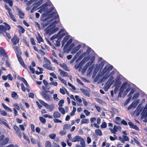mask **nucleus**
I'll list each match as a JSON object with an SVG mask.
<instances>
[{
	"label": "nucleus",
	"mask_w": 147,
	"mask_h": 147,
	"mask_svg": "<svg viewBox=\"0 0 147 147\" xmlns=\"http://www.w3.org/2000/svg\"><path fill=\"white\" fill-rule=\"evenodd\" d=\"M59 65L60 66L63 67L65 70L66 71H69V69L66 64L64 63L60 64Z\"/></svg>",
	"instance_id": "28"
},
{
	"label": "nucleus",
	"mask_w": 147,
	"mask_h": 147,
	"mask_svg": "<svg viewBox=\"0 0 147 147\" xmlns=\"http://www.w3.org/2000/svg\"><path fill=\"white\" fill-rule=\"evenodd\" d=\"M117 82L118 83H119V84L115 87L114 89V92L115 94L117 92V91L119 88L120 85L121 84L120 82L118 81V80H117L115 84H116L117 83Z\"/></svg>",
	"instance_id": "25"
},
{
	"label": "nucleus",
	"mask_w": 147,
	"mask_h": 147,
	"mask_svg": "<svg viewBox=\"0 0 147 147\" xmlns=\"http://www.w3.org/2000/svg\"><path fill=\"white\" fill-rule=\"evenodd\" d=\"M0 114L3 116H6L7 115V113L4 111H1L0 110Z\"/></svg>",
	"instance_id": "61"
},
{
	"label": "nucleus",
	"mask_w": 147,
	"mask_h": 147,
	"mask_svg": "<svg viewBox=\"0 0 147 147\" xmlns=\"http://www.w3.org/2000/svg\"><path fill=\"white\" fill-rule=\"evenodd\" d=\"M95 134L99 136H101L102 135V133L101 131V130L100 129H96L95 131Z\"/></svg>",
	"instance_id": "34"
},
{
	"label": "nucleus",
	"mask_w": 147,
	"mask_h": 147,
	"mask_svg": "<svg viewBox=\"0 0 147 147\" xmlns=\"http://www.w3.org/2000/svg\"><path fill=\"white\" fill-rule=\"evenodd\" d=\"M81 47V45H79L75 47L71 51V53H75Z\"/></svg>",
	"instance_id": "22"
},
{
	"label": "nucleus",
	"mask_w": 147,
	"mask_h": 147,
	"mask_svg": "<svg viewBox=\"0 0 147 147\" xmlns=\"http://www.w3.org/2000/svg\"><path fill=\"white\" fill-rule=\"evenodd\" d=\"M11 41L13 45H16L18 43L19 38L16 35H15L11 39Z\"/></svg>",
	"instance_id": "16"
},
{
	"label": "nucleus",
	"mask_w": 147,
	"mask_h": 147,
	"mask_svg": "<svg viewBox=\"0 0 147 147\" xmlns=\"http://www.w3.org/2000/svg\"><path fill=\"white\" fill-rule=\"evenodd\" d=\"M89 122L88 119H83L81 121V123L82 124L86 123H88Z\"/></svg>",
	"instance_id": "42"
},
{
	"label": "nucleus",
	"mask_w": 147,
	"mask_h": 147,
	"mask_svg": "<svg viewBox=\"0 0 147 147\" xmlns=\"http://www.w3.org/2000/svg\"><path fill=\"white\" fill-rule=\"evenodd\" d=\"M39 120L42 123L45 124L46 123V121L45 119L42 117H39Z\"/></svg>",
	"instance_id": "48"
},
{
	"label": "nucleus",
	"mask_w": 147,
	"mask_h": 147,
	"mask_svg": "<svg viewBox=\"0 0 147 147\" xmlns=\"http://www.w3.org/2000/svg\"><path fill=\"white\" fill-rule=\"evenodd\" d=\"M141 118L142 119H144L143 121L145 122L147 121L146 117H147V104H146L145 108L143 110L141 114Z\"/></svg>",
	"instance_id": "9"
},
{
	"label": "nucleus",
	"mask_w": 147,
	"mask_h": 147,
	"mask_svg": "<svg viewBox=\"0 0 147 147\" xmlns=\"http://www.w3.org/2000/svg\"><path fill=\"white\" fill-rule=\"evenodd\" d=\"M59 111L63 114H64L65 113V111L64 108L61 107H60L58 108Z\"/></svg>",
	"instance_id": "40"
},
{
	"label": "nucleus",
	"mask_w": 147,
	"mask_h": 147,
	"mask_svg": "<svg viewBox=\"0 0 147 147\" xmlns=\"http://www.w3.org/2000/svg\"><path fill=\"white\" fill-rule=\"evenodd\" d=\"M2 106L4 108L6 111H8L10 112H12V110L11 109L9 108L4 103H2Z\"/></svg>",
	"instance_id": "30"
},
{
	"label": "nucleus",
	"mask_w": 147,
	"mask_h": 147,
	"mask_svg": "<svg viewBox=\"0 0 147 147\" xmlns=\"http://www.w3.org/2000/svg\"><path fill=\"white\" fill-rule=\"evenodd\" d=\"M70 126L68 124H65L63 126V129L64 130H66L69 129Z\"/></svg>",
	"instance_id": "47"
},
{
	"label": "nucleus",
	"mask_w": 147,
	"mask_h": 147,
	"mask_svg": "<svg viewBox=\"0 0 147 147\" xmlns=\"http://www.w3.org/2000/svg\"><path fill=\"white\" fill-rule=\"evenodd\" d=\"M36 38L39 43L43 42L42 38L39 33H38V35L36 36Z\"/></svg>",
	"instance_id": "26"
},
{
	"label": "nucleus",
	"mask_w": 147,
	"mask_h": 147,
	"mask_svg": "<svg viewBox=\"0 0 147 147\" xmlns=\"http://www.w3.org/2000/svg\"><path fill=\"white\" fill-rule=\"evenodd\" d=\"M64 103V100L63 99L60 100L58 103V105L60 107L62 106V105Z\"/></svg>",
	"instance_id": "54"
},
{
	"label": "nucleus",
	"mask_w": 147,
	"mask_h": 147,
	"mask_svg": "<svg viewBox=\"0 0 147 147\" xmlns=\"http://www.w3.org/2000/svg\"><path fill=\"white\" fill-rule=\"evenodd\" d=\"M131 89V85L127 82H125L123 83L121 86L120 90L124 92V94L126 95L128 91Z\"/></svg>",
	"instance_id": "6"
},
{
	"label": "nucleus",
	"mask_w": 147,
	"mask_h": 147,
	"mask_svg": "<svg viewBox=\"0 0 147 147\" xmlns=\"http://www.w3.org/2000/svg\"><path fill=\"white\" fill-rule=\"evenodd\" d=\"M67 91L66 89L64 88H60V92L63 94H65V92Z\"/></svg>",
	"instance_id": "41"
},
{
	"label": "nucleus",
	"mask_w": 147,
	"mask_h": 147,
	"mask_svg": "<svg viewBox=\"0 0 147 147\" xmlns=\"http://www.w3.org/2000/svg\"><path fill=\"white\" fill-rule=\"evenodd\" d=\"M0 51L1 54L3 56L6 58H8L7 54L5 53V51L2 47H0Z\"/></svg>",
	"instance_id": "19"
},
{
	"label": "nucleus",
	"mask_w": 147,
	"mask_h": 147,
	"mask_svg": "<svg viewBox=\"0 0 147 147\" xmlns=\"http://www.w3.org/2000/svg\"><path fill=\"white\" fill-rule=\"evenodd\" d=\"M113 68L112 66H106L103 69L102 71H101L99 74V76H104L103 78L101 80L100 82H104L106 80L109 78L113 77V75L115 74L114 71H112L110 73V71Z\"/></svg>",
	"instance_id": "1"
},
{
	"label": "nucleus",
	"mask_w": 147,
	"mask_h": 147,
	"mask_svg": "<svg viewBox=\"0 0 147 147\" xmlns=\"http://www.w3.org/2000/svg\"><path fill=\"white\" fill-rule=\"evenodd\" d=\"M139 95V93H136L134 94V96L132 97L133 99H135L138 98Z\"/></svg>",
	"instance_id": "58"
},
{
	"label": "nucleus",
	"mask_w": 147,
	"mask_h": 147,
	"mask_svg": "<svg viewBox=\"0 0 147 147\" xmlns=\"http://www.w3.org/2000/svg\"><path fill=\"white\" fill-rule=\"evenodd\" d=\"M92 51H93L92 50H91V49L90 48H88V49H87V50L86 52H84V53H83L81 54V55L80 56V59H82L84 57L88 55L89 54L90 52H91V51L92 53L93 52H92Z\"/></svg>",
	"instance_id": "15"
},
{
	"label": "nucleus",
	"mask_w": 147,
	"mask_h": 147,
	"mask_svg": "<svg viewBox=\"0 0 147 147\" xmlns=\"http://www.w3.org/2000/svg\"><path fill=\"white\" fill-rule=\"evenodd\" d=\"M72 39H70L66 44L65 47L67 48L68 46L72 42Z\"/></svg>",
	"instance_id": "49"
},
{
	"label": "nucleus",
	"mask_w": 147,
	"mask_h": 147,
	"mask_svg": "<svg viewBox=\"0 0 147 147\" xmlns=\"http://www.w3.org/2000/svg\"><path fill=\"white\" fill-rule=\"evenodd\" d=\"M53 116L55 118H59L61 116V114L57 111H55L54 112Z\"/></svg>",
	"instance_id": "24"
},
{
	"label": "nucleus",
	"mask_w": 147,
	"mask_h": 147,
	"mask_svg": "<svg viewBox=\"0 0 147 147\" xmlns=\"http://www.w3.org/2000/svg\"><path fill=\"white\" fill-rule=\"evenodd\" d=\"M9 14L11 18L14 22H16V20L15 19V17L13 15L11 12H9Z\"/></svg>",
	"instance_id": "36"
},
{
	"label": "nucleus",
	"mask_w": 147,
	"mask_h": 147,
	"mask_svg": "<svg viewBox=\"0 0 147 147\" xmlns=\"http://www.w3.org/2000/svg\"><path fill=\"white\" fill-rule=\"evenodd\" d=\"M43 116L45 118H49L52 119L53 117L51 115H49L47 114H45Z\"/></svg>",
	"instance_id": "62"
},
{
	"label": "nucleus",
	"mask_w": 147,
	"mask_h": 147,
	"mask_svg": "<svg viewBox=\"0 0 147 147\" xmlns=\"http://www.w3.org/2000/svg\"><path fill=\"white\" fill-rule=\"evenodd\" d=\"M140 100L139 99H137L136 101H133L132 103V105H133L134 108H135L136 106L138 104Z\"/></svg>",
	"instance_id": "37"
},
{
	"label": "nucleus",
	"mask_w": 147,
	"mask_h": 147,
	"mask_svg": "<svg viewBox=\"0 0 147 147\" xmlns=\"http://www.w3.org/2000/svg\"><path fill=\"white\" fill-rule=\"evenodd\" d=\"M39 101L40 104H41L42 105H43V106H45V107H46L47 105L48 104L47 103H46L43 100H39Z\"/></svg>",
	"instance_id": "45"
},
{
	"label": "nucleus",
	"mask_w": 147,
	"mask_h": 147,
	"mask_svg": "<svg viewBox=\"0 0 147 147\" xmlns=\"http://www.w3.org/2000/svg\"><path fill=\"white\" fill-rule=\"evenodd\" d=\"M13 107L14 108L13 109H15L16 110H19L20 109V107L18 103H15L13 105Z\"/></svg>",
	"instance_id": "38"
},
{
	"label": "nucleus",
	"mask_w": 147,
	"mask_h": 147,
	"mask_svg": "<svg viewBox=\"0 0 147 147\" xmlns=\"http://www.w3.org/2000/svg\"><path fill=\"white\" fill-rule=\"evenodd\" d=\"M82 138L79 136H76L73 138L71 140L73 142H80L82 139Z\"/></svg>",
	"instance_id": "17"
},
{
	"label": "nucleus",
	"mask_w": 147,
	"mask_h": 147,
	"mask_svg": "<svg viewBox=\"0 0 147 147\" xmlns=\"http://www.w3.org/2000/svg\"><path fill=\"white\" fill-rule=\"evenodd\" d=\"M107 126V124L105 122H103L101 125V127L102 129L106 128Z\"/></svg>",
	"instance_id": "52"
},
{
	"label": "nucleus",
	"mask_w": 147,
	"mask_h": 147,
	"mask_svg": "<svg viewBox=\"0 0 147 147\" xmlns=\"http://www.w3.org/2000/svg\"><path fill=\"white\" fill-rule=\"evenodd\" d=\"M7 78L11 81L13 79V77L10 74H9L7 76Z\"/></svg>",
	"instance_id": "57"
},
{
	"label": "nucleus",
	"mask_w": 147,
	"mask_h": 147,
	"mask_svg": "<svg viewBox=\"0 0 147 147\" xmlns=\"http://www.w3.org/2000/svg\"><path fill=\"white\" fill-rule=\"evenodd\" d=\"M128 97V98L126 100V101H125V102L124 103V105H126L127 103H128L129 102V101L130 100V99L131 98V96H130Z\"/></svg>",
	"instance_id": "64"
},
{
	"label": "nucleus",
	"mask_w": 147,
	"mask_h": 147,
	"mask_svg": "<svg viewBox=\"0 0 147 147\" xmlns=\"http://www.w3.org/2000/svg\"><path fill=\"white\" fill-rule=\"evenodd\" d=\"M9 140V138L8 137L5 138L2 142L4 145L7 144Z\"/></svg>",
	"instance_id": "35"
},
{
	"label": "nucleus",
	"mask_w": 147,
	"mask_h": 147,
	"mask_svg": "<svg viewBox=\"0 0 147 147\" xmlns=\"http://www.w3.org/2000/svg\"><path fill=\"white\" fill-rule=\"evenodd\" d=\"M83 51L82 50H80L76 53V55L74 56L75 58H77L79 56L80 54Z\"/></svg>",
	"instance_id": "44"
},
{
	"label": "nucleus",
	"mask_w": 147,
	"mask_h": 147,
	"mask_svg": "<svg viewBox=\"0 0 147 147\" xmlns=\"http://www.w3.org/2000/svg\"><path fill=\"white\" fill-rule=\"evenodd\" d=\"M63 31V30H61L57 35H53L50 38L51 40H53L54 45L57 47H58L60 46L61 39L65 35Z\"/></svg>",
	"instance_id": "2"
},
{
	"label": "nucleus",
	"mask_w": 147,
	"mask_h": 147,
	"mask_svg": "<svg viewBox=\"0 0 147 147\" xmlns=\"http://www.w3.org/2000/svg\"><path fill=\"white\" fill-rule=\"evenodd\" d=\"M43 67L46 69L49 70H52V68L51 67L50 65L48 64H45L43 65Z\"/></svg>",
	"instance_id": "32"
},
{
	"label": "nucleus",
	"mask_w": 147,
	"mask_h": 147,
	"mask_svg": "<svg viewBox=\"0 0 147 147\" xmlns=\"http://www.w3.org/2000/svg\"><path fill=\"white\" fill-rule=\"evenodd\" d=\"M85 62V59H83V60L79 64H77L75 65L74 67L76 69H79L78 71H81V67L83 64Z\"/></svg>",
	"instance_id": "13"
},
{
	"label": "nucleus",
	"mask_w": 147,
	"mask_h": 147,
	"mask_svg": "<svg viewBox=\"0 0 147 147\" xmlns=\"http://www.w3.org/2000/svg\"><path fill=\"white\" fill-rule=\"evenodd\" d=\"M16 133L20 138L22 137V133L20 129L18 131H16Z\"/></svg>",
	"instance_id": "53"
},
{
	"label": "nucleus",
	"mask_w": 147,
	"mask_h": 147,
	"mask_svg": "<svg viewBox=\"0 0 147 147\" xmlns=\"http://www.w3.org/2000/svg\"><path fill=\"white\" fill-rule=\"evenodd\" d=\"M16 10L18 13V16L21 18H23L24 16V13L22 12L21 10L18 7H16Z\"/></svg>",
	"instance_id": "18"
},
{
	"label": "nucleus",
	"mask_w": 147,
	"mask_h": 147,
	"mask_svg": "<svg viewBox=\"0 0 147 147\" xmlns=\"http://www.w3.org/2000/svg\"><path fill=\"white\" fill-rule=\"evenodd\" d=\"M49 17L50 18L47 22H44L41 23L43 28H45L47 25L52 22L55 19L58 18L59 16L57 12H54L49 15Z\"/></svg>",
	"instance_id": "3"
},
{
	"label": "nucleus",
	"mask_w": 147,
	"mask_h": 147,
	"mask_svg": "<svg viewBox=\"0 0 147 147\" xmlns=\"http://www.w3.org/2000/svg\"><path fill=\"white\" fill-rule=\"evenodd\" d=\"M113 79V77L112 76L109 78V79L106 83L104 87V88L105 91H107L110 88L111 85L113 83L112 80Z\"/></svg>",
	"instance_id": "8"
},
{
	"label": "nucleus",
	"mask_w": 147,
	"mask_h": 147,
	"mask_svg": "<svg viewBox=\"0 0 147 147\" xmlns=\"http://www.w3.org/2000/svg\"><path fill=\"white\" fill-rule=\"evenodd\" d=\"M91 65V63L90 62H88L85 65V66L83 68V69L81 71L82 73H84L86 71L87 68L90 65Z\"/></svg>",
	"instance_id": "23"
},
{
	"label": "nucleus",
	"mask_w": 147,
	"mask_h": 147,
	"mask_svg": "<svg viewBox=\"0 0 147 147\" xmlns=\"http://www.w3.org/2000/svg\"><path fill=\"white\" fill-rule=\"evenodd\" d=\"M30 41L31 43L33 45H35L36 43L34 41V38H30Z\"/></svg>",
	"instance_id": "60"
},
{
	"label": "nucleus",
	"mask_w": 147,
	"mask_h": 147,
	"mask_svg": "<svg viewBox=\"0 0 147 147\" xmlns=\"http://www.w3.org/2000/svg\"><path fill=\"white\" fill-rule=\"evenodd\" d=\"M0 124L4 125H5L7 127L10 129L7 123L5 121H2L0 120Z\"/></svg>",
	"instance_id": "39"
},
{
	"label": "nucleus",
	"mask_w": 147,
	"mask_h": 147,
	"mask_svg": "<svg viewBox=\"0 0 147 147\" xmlns=\"http://www.w3.org/2000/svg\"><path fill=\"white\" fill-rule=\"evenodd\" d=\"M105 64V61H102L99 65V68L102 69Z\"/></svg>",
	"instance_id": "59"
},
{
	"label": "nucleus",
	"mask_w": 147,
	"mask_h": 147,
	"mask_svg": "<svg viewBox=\"0 0 147 147\" xmlns=\"http://www.w3.org/2000/svg\"><path fill=\"white\" fill-rule=\"evenodd\" d=\"M53 98L55 100L58 101L59 100V99L57 97V94H53Z\"/></svg>",
	"instance_id": "63"
},
{
	"label": "nucleus",
	"mask_w": 147,
	"mask_h": 147,
	"mask_svg": "<svg viewBox=\"0 0 147 147\" xmlns=\"http://www.w3.org/2000/svg\"><path fill=\"white\" fill-rule=\"evenodd\" d=\"M75 98L79 102H82V100L79 98L78 96L76 95L75 96Z\"/></svg>",
	"instance_id": "56"
},
{
	"label": "nucleus",
	"mask_w": 147,
	"mask_h": 147,
	"mask_svg": "<svg viewBox=\"0 0 147 147\" xmlns=\"http://www.w3.org/2000/svg\"><path fill=\"white\" fill-rule=\"evenodd\" d=\"M121 128V127L120 126H117L115 125L113 129L110 128L109 129V130L111 133L113 134H116V132L120 130Z\"/></svg>",
	"instance_id": "11"
},
{
	"label": "nucleus",
	"mask_w": 147,
	"mask_h": 147,
	"mask_svg": "<svg viewBox=\"0 0 147 147\" xmlns=\"http://www.w3.org/2000/svg\"><path fill=\"white\" fill-rule=\"evenodd\" d=\"M46 108L49 109V111H53L54 108V107L53 105H50L48 104L47 105Z\"/></svg>",
	"instance_id": "33"
},
{
	"label": "nucleus",
	"mask_w": 147,
	"mask_h": 147,
	"mask_svg": "<svg viewBox=\"0 0 147 147\" xmlns=\"http://www.w3.org/2000/svg\"><path fill=\"white\" fill-rule=\"evenodd\" d=\"M18 60L19 62H20V64H21V65L24 68H26V67L25 66V63H24L22 58H19V59H18Z\"/></svg>",
	"instance_id": "29"
},
{
	"label": "nucleus",
	"mask_w": 147,
	"mask_h": 147,
	"mask_svg": "<svg viewBox=\"0 0 147 147\" xmlns=\"http://www.w3.org/2000/svg\"><path fill=\"white\" fill-rule=\"evenodd\" d=\"M3 34L5 36H6L9 39H10L11 38L10 34L8 33H7L6 32L5 33H3Z\"/></svg>",
	"instance_id": "46"
},
{
	"label": "nucleus",
	"mask_w": 147,
	"mask_h": 147,
	"mask_svg": "<svg viewBox=\"0 0 147 147\" xmlns=\"http://www.w3.org/2000/svg\"><path fill=\"white\" fill-rule=\"evenodd\" d=\"M80 141V144L82 146V147H85L86 145L84 139L83 138H82V139Z\"/></svg>",
	"instance_id": "43"
},
{
	"label": "nucleus",
	"mask_w": 147,
	"mask_h": 147,
	"mask_svg": "<svg viewBox=\"0 0 147 147\" xmlns=\"http://www.w3.org/2000/svg\"><path fill=\"white\" fill-rule=\"evenodd\" d=\"M80 90L81 91H82L83 92L84 94L88 96H90V94L88 92V91H87L86 90L83 89V88H81Z\"/></svg>",
	"instance_id": "31"
},
{
	"label": "nucleus",
	"mask_w": 147,
	"mask_h": 147,
	"mask_svg": "<svg viewBox=\"0 0 147 147\" xmlns=\"http://www.w3.org/2000/svg\"><path fill=\"white\" fill-rule=\"evenodd\" d=\"M59 22V20H58L57 21L54 20L51 24V26L45 30L46 33L51 34L58 30V28L55 27V25L58 23Z\"/></svg>",
	"instance_id": "4"
},
{
	"label": "nucleus",
	"mask_w": 147,
	"mask_h": 147,
	"mask_svg": "<svg viewBox=\"0 0 147 147\" xmlns=\"http://www.w3.org/2000/svg\"><path fill=\"white\" fill-rule=\"evenodd\" d=\"M92 51L93 53H92V55L91 54H90L89 55V56L87 57L86 58L84 59H85V61L86 60V61H88L90 59V58L91 57L90 61H89L88 62H90L91 63V65L93 63L95 58V53L94 51Z\"/></svg>",
	"instance_id": "10"
},
{
	"label": "nucleus",
	"mask_w": 147,
	"mask_h": 147,
	"mask_svg": "<svg viewBox=\"0 0 147 147\" xmlns=\"http://www.w3.org/2000/svg\"><path fill=\"white\" fill-rule=\"evenodd\" d=\"M4 24H5V26L1 25L0 26V31H1V34H2L3 33H5L6 30H9L11 28L10 26L6 23H4Z\"/></svg>",
	"instance_id": "7"
},
{
	"label": "nucleus",
	"mask_w": 147,
	"mask_h": 147,
	"mask_svg": "<svg viewBox=\"0 0 147 147\" xmlns=\"http://www.w3.org/2000/svg\"><path fill=\"white\" fill-rule=\"evenodd\" d=\"M128 124L131 128L135 129L137 130H139L138 127L137 125H134L131 122L129 121L128 122Z\"/></svg>",
	"instance_id": "21"
},
{
	"label": "nucleus",
	"mask_w": 147,
	"mask_h": 147,
	"mask_svg": "<svg viewBox=\"0 0 147 147\" xmlns=\"http://www.w3.org/2000/svg\"><path fill=\"white\" fill-rule=\"evenodd\" d=\"M46 147H51V143L49 141H47L45 144Z\"/></svg>",
	"instance_id": "51"
},
{
	"label": "nucleus",
	"mask_w": 147,
	"mask_h": 147,
	"mask_svg": "<svg viewBox=\"0 0 147 147\" xmlns=\"http://www.w3.org/2000/svg\"><path fill=\"white\" fill-rule=\"evenodd\" d=\"M76 108L75 107H73V110L70 114V115L71 116H73L74 115L76 111Z\"/></svg>",
	"instance_id": "55"
},
{
	"label": "nucleus",
	"mask_w": 147,
	"mask_h": 147,
	"mask_svg": "<svg viewBox=\"0 0 147 147\" xmlns=\"http://www.w3.org/2000/svg\"><path fill=\"white\" fill-rule=\"evenodd\" d=\"M41 94L43 98L45 100L48 101H50L51 99V98L50 95L47 94L45 92H43L41 93Z\"/></svg>",
	"instance_id": "14"
},
{
	"label": "nucleus",
	"mask_w": 147,
	"mask_h": 147,
	"mask_svg": "<svg viewBox=\"0 0 147 147\" xmlns=\"http://www.w3.org/2000/svg\"><path fill=\"white\" fill-rule=\"evenodd\" d=\"M49 136L50 138L54 139L55 138L56 135L55 134H51Z\"/></svg>",
	"instance_id": "50"
},
{
	"label": "nucleus",
	"mask_w": 147,
	"mask_h": 147,
	"mask_svg": "<svg viewBox=\"0 0 147 147\" xmlns=\"http://www.w3.org/2000/svg\"><path fill=\"white\" fill-rule=\"evenodd\" d=\"M69 38V36H67L65 37L61 42L62 46H64L65 42L68 40Z\"/></svg>",
	"instance_id": "27"
},
{
	"label": "nucleus",
	"mask_w": 147,
	"mask_h": 147,
	"mask_svg": "<svg viewBox=\"0 0 147 147\" xmlns=\"http://www.w3.org/2000/svg\"><path fill=\"white\" fill-rule=\"evenodd\" d=\"M44 0H39L36 4H35L34 5H36L34 6L33 7L32 9L31 12V13L34 12L36 10V8L38 7L41 5L43 3V1Z\"/></svg>",
	"instance_id": "12"
},
{
	"label": "nucleus",
	"mask_w": 147,
	"mask_h": 147,
	"mask_svg": "<svg viewBox=\"0 0 147 147\" xmlns=\"http://www.w3.org/2000/svg\"><path fill=\"white\" fill-rule=\"evenodd\" d=\"M59 71V72L60 75L63 77H67L68 76V73L65 72L61 69H58Z\"/></svg>",
	"instance_id": "20"
},
{
	"label": "nucleus",
	"mask_w": 147,
	"mask_h": 147,
	"mask_svg": "<svg viewBox=\"0 0 147 147\" xmlns=\"http://www.w3.org/2000/svg\"><path fill=\"white\" fill-rule=\"evenodd\" d=\"M50 4H48V3H46L43 5L41 7V9L38 11V12L40 13H42L44 12L45 14H48L49 13L51 12L54 9V7H51L50 9H48V8L47 6L49 5Z\"/></svg>",
	"instance_id": "5"
}]
</instances>
